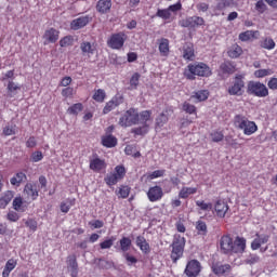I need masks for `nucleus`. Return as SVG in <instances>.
<instances>
[{"label":"nucleus","instance_id":"1","mask_svg":"<svg viewBox=\"0 0 277 277\" xmlns=\"http://www.w3.org/2000/svg\"><path fill=\"white\" fill-rule=\"evenodd\" d=\"M153 118V110H142L141 113L137 108H129L119 118V127L127 129L129 127H135L138 122H149Z\"/></svg>","mask_w":277,"mask_h":277},{"label":"nucleus","instance_id":"2","mask_svg":"<svg viewBox=\"0 0 277 277\" xmlns=\"http://www.w3.org/2000/svg\"><path fill=\"white\" fill-rule=\"evenodd\" d=\"M211 75H213L211 67L207 65V63H202V62L190 63L184 69V77L189 81H194L196 77L207 78V77H211Z\"/></svg>","mask_w":277,"mask_h":277},{"label":"nucleus","instance_id":"3","mask_svg":"<svg viewBox=\"0 0 277 277\" xmlns=\"http://www.w3.org/2000/svg\"><path fill=\"white\" fill-rule=\"evenodd\" d=\"M185 243H187V240L185 239V237L179 234H175L173 236V241L170 245V248H172L171 254H170V259L172 263H177L180 259H183V254L185 252Z\"/></svg>","mask_w":277,"mask_h":277},{"label":"nucleus","instance_id":"4","mask_svg":"<svg viewBox=\"0 0 277 277\" xmlns=\"http://www.w3.org/2000/svg\"><path fill=\"white\" fill-rule=\"evenodd\" d=\"M234 124L236 129L243 132V135H254V133L259 131V126H256V122L250 121V119L243 115H236Z\"/></svg>","mask_w":277,"mask_h":277},{"label":"nucleus","instance_id":"5","mask_svg":"<svg viewBox=\"0 0 277 277\" xmlns=\"http://www.w3.org/2000/svg\"><path fill=\"white\" fill-rule=\"evenodd\" d=\"M246 75L238 74L234 77L232 84L228 87V94L230 96H243L246 92Z\"/></svg>","mask_w":277,"mask_h":277},{"label":"nucleus","instance_id":"6","mask_svg":"<svg viewBox=\"0 0 277 277\" xmlns=\"http://www.w3.org/2000/svg\"><path fill=\"white\" fill-rule=\"evenodd\" d=\"M247 92L252 96H258V98L269 96V89H267V85L261 81H249L247 84Z\"/></svg>","mask_w":277,"mask_h":277},{"label":"nucleus","instance_id":"7","mask_svg":"<svg viewBox=\"0 0 277 277\" xmlns=\"http://www.w3.org/2000/svg\"><path fill=\"white\" fill-rule=\"evenodd\" d=\"M124 176H127V168L123 164H118L113 173H108L104 177V181L108 187H113V185H118V182L122 181Z\"/></svg>","mask_w":277,"mask_h":277},{"label":"nucleus","instance_id":"8","mask_svg":"<svg viewBox=\"0 0 277 277\" xmlns=\"http://www.w3.org/2000/svg\"><path fill=\"white\" fill-rule=\"evenodd\" d=\"M255 237L256 238L251 242V250H260V252L262 254H265V252H267L269 247L266 246V247L261 248V246L264 245V243H267L272 236L269 234L256 233Z\"/></svg>","mask_w":277,"mask_h":277},{"label":"nucleus","instance_id":"9","mask_svg":"<svg viewBox=\"0 0 277 277\" xmlns=\"http://www.w3.org/2000/svg\"><path fill=\"white\" fill-rule=\"evenodd\" d=\"M124 42H127V35L124 32L113 34L107 40V45L109 49H114L115 51H120L122 47H124Z\"/></svg>","mask_w":277,"mask_h":277},{"label":"nucleus","instance_id":"10","mask_svg":"<svg viewBox=\"0 0 277 277\" xmlns=\"http://www.w3.org/2000/svg\"><path fill=\"white\" fill-rule=\"evenodd\" d=\"M180 25L187 29H196L197 27H202V25H205V18L196 15L189 16L180 21Z\"/></svg>","mask_w":277,"mask_h":277},{"label":"nucleus","instance_id":"11","mask_svg":"<svg viewBox=\"0 0 277 277\" xmlns=\"http://www.w3.org/2000/svg\"><path fill=\"white\" fill-rule=\"evenodd\" d=\"M80 51L82 57H87V60H90L93 55H96L98 53V50L96 48L95 42H90V41H82L80 43Z\"/></svg>","mask_w":277,"mask_h":277},{"label":"nucleus","instance_id":"12","mask_svg":"<svg viewBox=\"0 0 277 277\" xmlns=\"http://www.w3.org/2000/svg\"><path fill=\"white\" fill-rule=\"evenodd\" d=\"M122 103H124V96L123 95H120L119 93L114 95L111 97V100L108 101L106 103V105L104 106L103 114L107 115L110 111H114V109H116V107H120V105H122Z\"/></svg>","mask_w":277,"mask_h":277},{"label":"nucleus","instance_id":"13","mask_svg":"<svg viewBox=\"0 0 277 277\" xmlns=\"http://www.w3.org/2000/svg\"><path fill=\"white\" fill-rule=\"evenodd\" d=\"M202 271V265H200L198 260H190L186 264V268L184 271L185 275L188 277H197L200 275Z\"/></svg>","mask_w":277,"mask_h":277},{"label":"nucleus","instance_id":"14","mask_svg":"<svg viewBox=\"0 0 277 277\" xmlns=\"http://www.w3.org/2000/svg\"><path fill=\"white\" fill-rule=\"evenodd\" d=\"M91 21L92 17H90V15L77 17L71 21L70 29H72V31H79V29H83V27H87Z\"/></svg>","mask_w":277,"mask_h":277},{"label":"nucleus","instance_id":"15","mask_svg":"<svg viewBox=\"0 0 277 277\" xmlns=\"http://www.w3.org/2000/svg\"><path fill=\"white\" fill-rule=\"evenodd\" d=\"M43 40H44V44H55V42H57V40H60V30L51 27L48 28L43 36H42Z\"/></svg>","mask_w":277,"mask_h":277},{"label":"nucleus","instance_id":"16","mask_svg":"<svg viewBox=\"0 0 277 277\" xmlns=\"http://www.w3.org/2000/svg\"><path fill=\"white\" fill-rule=\"evenodd\" d=\"M147 198L149 202H159L163 198V188L158 185L149 187Z\"/></svg>","mask_w":277,"mask_h":277},{"label":"nucleus","instance_id":"17","mask_svg":"<svg viewBox=\"0 0 277 277\" xmlns=\"http://www.w3.org/2000/svg\"><path fill=\"white\" fill-rule=\"evenodd\" d=\"M66 263H67V269L70 272V276L78 277L79 276V262H77V255L76 254L68 255Z\"/></svg>","mask_w":277,"mask_h":277},{"label":"nucleus","instance_id":"18","mask_svg":"<svg viewBox=\"0 0 277 277\" xmlns=\"http://www.w3.org/2000/svg\"><path fill=\"white\" fill-rule=\"evenodd\" d=\"M89 168L93 172H101L107 168V162H105V159H101L98 155H94L93 158L90 159Z\"/></svg>","mask_w":277,"mask_h":277},{"label":"nucleus","instance_id":"19","mask_svg":"<svg viewBox=\"0 0 277 277\" xmlns=\"http://www.w3.org/2000/svg\"><path fill=\"white\" fill-rule=\"evenodd\" d=\"M246 252V238L237 236L232 240V254H243Z\"/></svg>","mask_w":277,"mask_h":277},{"label":"nucleus","instance_id":"20","mask_svg":"<svg viewBox=\"0 0 277 277\" xmlns=\"http://www.w3.org/2000/svg\"><path fill=\"white\" fill-rule=\"evenodd\" d=\"M220 248L223 254H232L233 251V239L228 235H224L220 239Z\"/></svg>","mask_w":277,"mask_h":277},{"label":"nucleus","instance_id":"21","mask_svg":"<svg viewBox=\"0 0 277 277\" xmlns=\"http://www.w3.org/2000/svg\"><path fill=\"white\" fill-rule=\"evenodd\" d=\"M24 194L27 196V200H38L39 192H38V185L28 183L24 187Z\"/></svg>","mask_w":277,"mask_h":277},{"label":"nucleus","instance_id":"22","mask_svg":"<svg viewBox=\"0 0 277 277\" xmlns=\"http://www.w3.org/2000/svg\"><path fill=\"white\" fill-rule=\"evenodd\" d=\"M228 202L219 199L214 205V210L217 217H226V213H228Z\"/></svg>","mask_w":277,"mask_h":277},{"label":"nucleus","instance_id":"23","mask_svg":"<svg viewBox=\"0 0 277 277\" xmlns=\"http://www.w3.org/2000/svg\"><path fill=\"white\" fill-rule=\"evenodd\" d=\"M101 144L105 148H116L118 146V138L113 134H104L101 137Z\"/></svg>","mask_w":277,"mask_h":277},{"label":"nucleus","instance_id":"24","mask_svg":"<svg viewBox=\"0 0 277 277\" xmlns=\"http://www.w3.org/2000/svg\"><path fill=\"white\" fill-rule=\"evenodd\" d=\"M211 269L215 276H224V274H228V272H230L232 267L229 264L214 263L212 264Z\"/></svg>","mask_w":277,"mask_h":277},{"label":"nucleus","instance_id":"25","mask_svg":"<svg viewBox=\"0 0 277 277\" xmlns=\"http://www.w3.org/2000/svg\"><path fill=\"white\" fill-rule=\"evenodd\" d=\"M95 9L100 14H109L111 12V0H98Z\"/></svg>","mask_w":277,"mask_h":277},{"label":"nucleus","instance_id":"26","mask_svg":"<svg viewBox=\"0 0 277 277\" xmlns=\"http://www.w3.org/2000/svg\"><path fill=\"white\" fill-rule=\"evenodd\" d=\"M14 199V192L12 190H5L1 196H0V209H5L10 202Z\"/></svg>","mask_w":277,"mask_h":277},{"label":"nucleus","instance_id":"27","mask_svg":"<svg viewBox=\"0 0 277 277\" xmlns=\"http://www.w3.org/2000/svg\"><path fill=\"white\" fill-rule=\"evenodd\" d=\"M16 265H18V261L14 259L8 260L2 271V277H10V274L16 269Z\"/></svg>","mask_w":277,"mask_h":277},{"label":"nucleus","instance_id":"28","mask_svg":"<svg viewBox=\"0 0 277 277\" xmlns=\"http://www.w3.org/2000/svg\"><path fill=\"white\" fill-rule=\"evenodd\" d=\"M159 53L162 57H168L170 55V40L167 38H161L159 40Z\"/></svg>","mask_w":277,"mask_h":277},{"label":"nucleus","instance_id":"29","mask_svg":"<svg viewBox=\"0 0 277 277\" xmlns=\"http://www.w3.org/2000/svg\"><path fill=\"white\" fill-rule=\"evenodd\" d=\"M242 54L243 49L237 43L233 44L227 51V55L232 60H237V57H241Z\"/></svg>","mask_w":277,"mask_h":277},{"label":"nucleus","instance_id":"30","mask_svg":"<svg viewBox=\"0 0 277 277\" xmlns=\"http://www.w3.org/2000/svg\"><path fill=\"white\" fill-rule=\"evenodd\" d=\"M136 246H137V248H140V250L143 251L144 254H149L150 243H148V241H146V238L144 236L136 237Z\"/></svg>","mask_w":277,"mask_h":277},{"label":"nucleus","instance_id":"31","mask_svg":"<svg viewBox=\"0 0 277 277\" xmlns=\"http://www.w3.org/2000/svg\"><path fill=\"white\" fill-rule=\"evenodd\" d=\"M138 124H143V126L133 128L131 130V133H133L134 135H141V136L148 134V132L150 131V124H148V122H138Z\"/></svg>","mask_w":277,"mask_h":277},{"label":"nucleus","instance_id":"32","mask_svg":"<svg viewBox=\"0 0 277 277\" xmlns=\"http://www.w3.org/2000/svg\"><path fill=\"white\" fill-rule=\"evenodd\" d=\"M18 90H21V85L16 84L14 81L10 80L6 85L8 98H14V96H16V94H18Z\"/></svg>","mask_w":277,"mask_h":277},{"label":"nucleus","instance_id":"33","mask_svg":"<svg viewBox=\"0 0 277 277\" xmlns=\"http://www.w3.org/2000/svg\"><path fill=\"white\" fill-rule=\"evenodd\" d=\"M13 209L21 213H25V211H27V205L23 200V197L18 196L13 199Z\"/></svg>","mask_w":277,"mask_h":277},{"label":"nucleus","instance_id":"34","mask_svg":"<svg viewBox=\"0 0 277 277\" xmlns=\"http://www.w3.org/2000/svg\"><path fill=\"white\" fill-rule=\"evenodd\" d=\"M194 194H198V188L196 187H182V189L179 193V198H182L183 200H187L190 196H194Z\"/></svg>","mask_w":277,"mask_h":277},{"label":"nucleus","instance_id":"35","mask_svg":"<svg viewBox=\"0 0 277 277\" xmlns=\"http://www.w3.org/2000/svg\"><path fill=\"white\" fill-rule=\"evenodd\" d=\"M170 118L168 117V109H164L158 117L156 118V129H161V127L168 124Z\"/></svg>","mask_w":277,"mask_h":277},{"label":"nucleus","instance_id":"36","mask_svg":"<svg viewBox=\"0 0 277 277\" xmlns=\"http://www.w3.org/2000/svg\"><path fill=\"white\" fill-rule=\"evenodd\" d=\"M77 205V199L75 198H67L65 201H62L60 205V209L62 213H68L70 211L71 207H75Z\"/></svg>","mask_w":277,"mask_h":277},{"label":"nucleus","instance_id":"37","mask_svg":"<svg viewBox=\"0 0 277 277\" xmlns=\"http://www.w3.org/2000/svg\"><path fill=\"white\" fill-rule=\"evenodd\" d=\"M261 49H266V51H272L276 49V42L271 37L262 38L260 41Z\"/></svg>","mask_w":277,"mask_h":277},{"label":"nucleus","instance_id":"38","mask_svg":"<svg viewBox=\"0 0 277 277\" xmlns=\"http://www.w3.org/2000/svg\"><path fill=\"white\" fill-rule=\"evenodd\" d=\"M24 181H27V175L24 172H18L10 180V183L14 187H21V183Z\"/></svg>","mask_w":277,"mask_h":277},{"label":"nucleus","instance_id":"39","mask_svg":"<svg viewBox=\"0 0 277 277\" xmlns=\"http://www.w3.org/2000/svg\"><path fill=\"white\" fill-rule=\"evenodd\" d=\"M256 34H259V30H247L239 34V40L241 42H248L252 40V38H256Z\"/></svg>","mask_w":277,"mask_h":277},{"label":"nucleus","instance_id":"40","mask_svg":"<svg viewBox=\"0 0 277 277\" xmlns=\"http://www.w3.org/2000/svg\"><path fill=\"white\" fill-rule=\"evenodd\" d=\"M183 57L187 60L188 62H194V57H196V54L194 52V45H186L183 49Z\"/></svg>","mask_w":277,"mask_h":277},{"label":"nucleus","instance_id":"41","mask_svg":"<svg viewBox=\"0 0 277 277\" xmlns=\"http://www.w3.org/2000/svg\"><path fill=\"white\" fill-rule=\"evenodd\" d=\"M92 98L93 101H95V103H105V98H107V93H105V90L103 89H97L94 91Z\"/></svg>","mask_w":277,"mask_h":277},{"label":"nucleus","instance_id":"42","mask_svg":"<svg viewBox=\"0 0 277 277\" xmlns=\"http://www.w3.org/2000/svg\"><path fill=\"white\" fill-rule=\"evenodd\" d=\"M156 16L158 18H162V21H170L172 18V13H170V10L167 9H158L156 12Z\"/></svg>","mask_w":277,"mask_h":277},{"label":"nucleus","instance_id":"43","mask_svg":"<svg viewBox=\"0 0 277 277\" xmlns=\"http://www.w3.org/2000/svg\"><path fill=\"white\" fill-rule=\"evenodd\" d=\"M192 98H196L198 103H202V101H207V98H209V91L208 90L197 91L194 95H192Z\"/></svg>","mask_w":277,"mask_h":277},{"label":"nucleus","instance_id":"44","mask_svg":"<svg viewBox=\"0 0 277 277\" xmlns=\"http://www.w3.org/2000/svg\"><path fill=\"white\" fill-rule=\"evenodd\" d=\"M119 243L122 252H129V250H131V246H132L131 238L122 237L119 240Z\"/></svg>","mask_w":277,"mask_h":277},{"label":"nucleus","instance_id":"45","mask_svg":"<svg viewBox=\"0 0 277 277\" xmlns=\"http://www.w3.org/2000/svg\"><path fill=\"white\" fill-rule=\"evenodd\" d=\"M142 76L140 72H134L132 77L130 78V87L129 90H137V85H140V78Z\"/></svg>","mask_w":277,"mask_h":277},{"label":"nucleus","instance_id":"46","mask_svg":"<svg viewBox=\"0 0 277 277\" xmlns=\"http://www.w3.org/2000/svg\"><path fill=\"white\" fill-rule=\"evenodd\" d=\"M246 265H256V263H261V256L256 253H250L246 260H245Z\"/></svg>","mask_w":277,"mask_h":277},{"label":"nucleus","instance_id":"47","mask_svg":"<svg viewBox=\"0 0 277 277\" xmlns=\"http://www.w3.org/2000/svg\"><path fill=\"white\" fill-rule=\"evenodd\" d=\"M72 44H75V37L70 35L65 36L60 40V47H62L63 49L66 47H72Z\"/></svg>","mask_w":277,"mask_h":277},{"label":"nucleus","instance_id":"48","mask_svg":"<svg viewBox=\"0 0 277 277\" xmlns=\"http://www.w3.org/2000/svg\"><path fill=\"white\" fill-rule=\"evenodd\" d=\"M254 77L256 79H263L265 77H269L271 75H274V70L272 69H258L254 71Z\"/></svg>","mask_w":277,"mask_h":277},{"label":"nucleus","instance_id":"49","mask_svg":"<svg viewBox=\"0 0 277 277\" xmlns=\"http://www.w3.org/2000/svg\"><path fill=\"white\" fill-rule=\"evenodd\" d=\"M83 109V104L81 103H77L71 105L68 109H67V114H70V116H78L79 113Z\"/></svg>","mask_w":277,"mask_h":277},{"label":"nucleus","instance_id":"50","mask_svg":"<svg viewBox=\"0 0 277 277\" xmlns=\"http://www.w3.org/2000/svg\"><path fill=\"white\" fill-rule=\"evenodd\" d=\"M131 194V188L128 185H121L117 192L118 198H127Z\"/></svg>","mask_w":277,"mask_h":277},{"label":"nucleus","instance_id":"51","mask_svg":"<svg viewBox=\"0 0 277 277\" xmlns=\"http://www.w3.org/2000/svg\"><path fill=\"white\" fill-rule=\"evenodd\" d=\"M25 226L30 230V233H36V230H38V221H36V219H27L25 221Z\"/></svg>","mask_w":277,"mask_h":277},{"label":"nucleus","instance_id":"52","mask_svg":"<svg viewBox=\"0 0 277 277\" xmlns=\"http://www.w3.org/2000/svg\"><path fill=\"white\" fill-rule=\"evenodd\" d=\"M222 72H225L227 75H233V72H235V67L233 66V64L230 62H225L223 64H221L220 66Z\"/></svg>","mask_w":277,"mask_h":277},{"label":"nucleus","instance_id":"53","mask_svg":"<svg viewBox=\"0 0 277 277\" xmlns=\"http://www.w3.org/2000/svg\"><path fill=\"white\" fill-rule=\"evenodd\" d=\"M114 241H116V237H110L100 243L101 250H109L114 246Z\"/></svg>","mask_w":277,"mask_h":277},{"label":"nucleus","instance_id":"54","mask_svg":"<svg viewBox=\"0 0 277 277\" xmlns=\"http://www.w3.org/2000/svg\"><path fill=\"white\" fill-rule=\"evenodd\" d=\"M196 207H199L201 211H211L213 209V203L211 202H205V200H197Z\"/></svg>","mask_w":277,"mask_h":277},{"label":"nucleus","instance_id":"55","mask_svg":"<svg viewBox=\"0 0 277 277\" xmlns=\"http://www.w3.org/2000/svg\"><path fill=\"white\" fill-rule=\"evenodd\" d=\"M196 230L198 232V235H207V223H205V221H197Z\"/></svg>","mask_w":277,"mask_h":277},{"label":"nucleus","instance_id":"56","mask_svg":"<svg viewBox=\"0 0 277 277\" xmlns=\"http://www.w3.org/2000/svg\"><path fill=\"white\" fill-rule=\"evenodd\" d=\"M255 11L258 14H265V12H267V4H265V1L259 0L255 3Z\"/></svg>","mask_w":277,"mask_h":277},{"label":"nucleus","instance_id":"57","mask_svg":"<svg viewBox=\"0 0 277 277\" xmlns=\"http://www.w3.org/2000/svg\"><path fill=\"white\" fill-rule=\"evenodd\" d=\"M182 109L183 111H185L186 114H196V106H194V104H189L188 102H184L182 105Z\"/></svg>","mask_w":277,"mask_h":277},{"label":"nucleus","instance_id":"58","mask_svg":"<svg viewBox=\"0 0 277 277\" xmlns=\"http://www.w3.org/2000/svg\"><path fill=\"white\" fill-rule=\"evenodd\" d=\"M44 159V155H42V151H34L30 156V161L32 163H38V161H42Z\"/></svg>","mask_w":277,"mask_h":277},{"label":"nucleus","instance_id":"59","mask_svg":"<svg viewBox=\"0 0 277 277\" xmlns=\"http://www.w3.org/2000/svg\"><path fill=\"white\" fill-rule=\"evenodd\" d=\"M3 135H16V126H5L2 131Z\"/></svg>","mask_w":277,"mask_h":277},{"label":"nucleus","instance_id":"60","mask_svg":"<svg viewBox=\"0 0 277 277\" xmlns=\"http://www.w3.org/2000/svg\"><path fill=\"white\" fill-rule=\"evenodd\" d=\"M210 136L212 138V142H222L224 140V133L222 131H214L210 133Z\"/></svg>","mask_w":277,"mask_h":277},{"label":"nucleus","instance_id":"61","mask_svg":"<svg viewBox=\"0 0 277 277\" xmlns=\"http://www.w3.org/2000/svg\"><path fill=\"white\" fill-rule=\"evenodd\" d=\"M167 9H169L170 14H172V12H181V10H183V4L181 3V1H179L175 4L169 5Z\"/></svg>","mask_w":277,"mask_h":277},{"label":"nucleus","instance_id":"62","mask_svg":"<svg viewBox=\"0 0 277 277\" xmlns=\"http://www.w3.org/2000/svg\"><path fill=\"white\" fill-rule=\"evenodd\" d=\"M225 142L228 146H232V148H239V143L237 142V138H233V136H226Z\"/></svg>","mask_w":277,"mask_h":277},{"label":"nucleus","instance_id":"63","mask_svg":"<svg viewBox=\"0 0 277 277\" xmlns=\"http://www.w3.org/2000/svg\"><path fill=\"white\" fill-rule=\"evenodd\" d=\"M19 219H21V216L15 211H10L6 214V220H9V222H18Z\"/></svg>","mask_w":277,"mask_h":277},{"label":"nucleus","instance_id":"64","mask_svg":"<svg viewBox=\"0 0 277 277\" xmlns=\"http://www.w3.org/2000/svg\"><path fill=\"white\" fill-rule=\"evenodd\" d=\"M267 85L269 90H277V78L273 77L268 80Z\"/></svg>","mask_w":277,"mask_h":277}]
</instances>
